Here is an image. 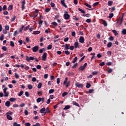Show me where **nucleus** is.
<instances>
[{
  "label": "nucleus",
  "mask_w": 126,
  "mask_h": 126,
  "mask_svg": "<svg viewBox=\"0 0 126 126\" xmlns=\"http://www.w3.org/2000/svg\"><path fill=\"white\" fill-rule=\"evenodd\" d=\"M60 82H61V79H60V78H58L57 79V84H60Z\"/></svg>",
  "instance_id": "50"
},
{
  "label": "nucleus",
  "mask_w": 126,
  "mask_h": 126,
  "mask_svg": "<svg viewBox=\"0 0 126 126\" xmlns=\"http://www.w3.org/2000/svg\"><path fill=\"white\" fill-rule=\"evenodd\" d=\"M55 92L54 89H51L49 91V94H52V93H54Z\"/></svg>",
  "instance_id": "35"
},
{
  "label": "nucleus",
  "mask_w": 126,
  "mask_h": 126,
  "mask_svg": "<svg viewBox=\"0 0 126 126\" xmlns=\"http://www.w3.org/2000/svg\"><path fill=\"white\" fill-rule=\"evenodd\" d=\"M68 78L67 77H66L64 80V82L63 83V85H65L66 84V83L67 82V80Z\"/></svg>",
  "instance_id": "22"
},
{
  "label": "nucleus",
  "mask_w": 126,
  "mask_h": 126,
  "mask_svg": "<svg viewBox=\"0 0 126 126\" xmlns=\"http://www.w3.org/2000/svg\"><path fill=\"white\" fill-rule=\"evenodd\" d=\"M69 85H70V81H69L66 82L65 87H68V86H69Z\"/></svg>",
  "instance_id": "41"
},
{
  "label": "nucleus",
  "mask_w": 126,
  "mask_h": 126,
  "mask_svg": "<svg viewBox=\"0 0 126 126\" xmlns=\"http://www.w3.org/2000/svg\"><path fill=\"white\" fill-rule=\"evenodd\" d=\"M12 8H13V6L12 5H10L8 8V11H9L11 10V9H12Z\"/></svg>",
  "instance_id": "27"
},
{
  "label": "nucleus",
  "mask_w": 126,
  "mask_h": 126,
  "mask_svg": "<svg viewBox=\"0 0 126 126\" xmlns=\"http://www.w3.org/2000/svg\"><path fill=\"white\" fill-rule=\"evenodd\" d=\"M3 38H4V35L2 34L0 36V41H2L3 40Z\"/></svg>",
  "instance_id": "49"
},
{
  "label": "nucleus",
  "mask_w": 126,
  "mask_h": 126,
  "mask_svg": "<svg viewBox=\"0 0 126 126\" xmlns=\"http://www.w3.org/2000/svg\"><path fill=\"white\" fill-rule=\"evenodd\" d=\"M50 10H51V9L50 8H47L45 9V12L48 13V12H49Z\"/></svg>",
  "instance_id": "60"
},
{
  "label": "nucleus",
  "mask_w": 126,
  "mask_h": 126,
  "mask_svg": "<svg viewBox=\"0 0 126 126\" xmlns=\"http://www.w3.org/2000/svg\"><path fill=\"white\" fill-rule=\"evenodd\" d=\"M45 112H46V108L45 107H43L40 110V113L41 114H45Z\"/></svg>",
  "instance_id": "12"
},
{
  "label": "nucleus",
  "mask_w": 126,
  "mask_h": 126,
  "mask_svg": "<svg viewBox=\"0 0 126 126\" xmlns=\"http://www.w3.org/2000/svg\"><path fill=\"white\" fill-rule=\"evenodd\" d=\"M99 4V2H96L93 4L94 6H97Z\"/></svg>",
  "instance_id": "61"
},
{
  "label": "nucleus",
  "mask_w": 126,
  "mask_h": 126,
  "mask_svg": "<svg viewBox=\"0 0 126 126\" xmlns=\"http://www.w3.org/2000/svg\"><path fill=\"white\" fill-rule=\"evenodd\" d=\"M40 31H35L33 32L32 34H34V35H38V34H40Z\"/></svg>",
  "instance_id": "21"
},
{
  "label": "nucleus",
  "mask_w": 126,
  "mask_h": 126,
  "mask_svg": "<svg viewBox=\"0 0 126 126\" xmlns=\"http://www.w3.org/2000/svg\"><path fill=\"white\" fill-rule=\"evenodd\" d=\"M52 25H54V26H58V23L56 22H53L51 23Z\"/></svg>",
  "instance_id": "53"
},
{
  "label": "nucleus",
  "mask_w": 126,
  "mask_h": 126,
  "mask_svg": "<svg viewBox=\"0 0 126 126\" xmlns=\"http://www.w3.org/2000/svg\"><path fill=\"white\" fill-rule=\"evenodd\" d=\"M5 106L6 107H10V102L9 101H7L5 103Z\"/></svg>",
  "instance_id": "13"
},
{
  "label": "nucleus",
  "mask_w": 126,
  "mask_h": 126,
  "mask_svg": "<svg viewBox=\"0 0 126 126\" xmlns=\"http://www.w3.org/2000/svg\"><path fill=\"white\" fill-rule=\"evenodd\" d=\"M112 4H113V1H112V0L108 1V5L109 6H111V5H112Z\"/></svg>",
  "instance_id": "26"
},
{
  "label": "nucleus",
  "mask_w": 126,
  "mask_h": 126,
  "mask_svg": "<svg viewBox=\"0 0 126 126\" xmlns=\"http://www.w3.org/2000/svg\"><path fill=\"white\" fill-rule=\"evenodd\" d=\"M68 76H71V75H74V73H73L72 72H69L68 73Z\"/></svg>",
  "instance_id": "44"
},
{
  "label": "nucleus",
  "mask_w": 126,
  "mask_h": 126,
  "mask_svg": "<svg viewBox=\"0 0 126 126\" xmlns=\"http://www.w3.org/2000/svg\"><path fill=\"white\" fill-rule=\"evenodd\" d=\"M52 44H49L47 47V50H51L52 49Z\"/></svg>",
  "instance_id": "52"
},
{
  "label": "nucleus",
  "mask_w": 126,
  "mask_h": 126,
  "mask_svg": "<svg viewBox=\"0 0 126 126\" xmlns=\"http://www.w3.org/2000/svg\"><path fill=\"white\" fill-rule=\"evenodd\" d=\"M16 98H14V97H11L9 99V101L10 102H14V101H16Z\"/></svg>",
  "instance_id": "24"
},
{
  "label": "nucleus",
  "mask_w": 126,
  "mask_h": 126,
  "mask_svg": "<svg viewBox=\"0 0 126 126\" xmlns=\"http://www.w3.org/2000/svg\"><path fill=\"white\" fill-rule=\"evenodd\" d=\"M13 112H11V111H9L6 113V115H9V116H10V115H13Z\"/></svg>",
  "instance_id": "58"
},
{
  "label": "nucleus",
  "mask_w": 126,
  "mask_h": 126,
  "mask_svg": "<svg viewBox=\"0 0 126 126\" xmlns=\"http://www.w3.org/2000/svg\"><path fill=\"white\" fill-rule=\"evenodd\" d=\"M39 50V46H35L32 48V52L33 53H36Z\"/></svg>",
  "instance_id": "8"
},
{
  "label": "nucleus",
  "mask_w": 126,
  "mask_h": 126,
  "mask_svg": "<svg viewBox=\"0 0 126 126\" xmlns=\"http://www.w3.org/2000/svg\"><path fill=\"white\" fill-rule=\"evenodd\" d=\"M113 46V43L112 42H109L107 44V48H111Z\"/></svg>",
  "instance_id": "25"
},
{
  "label": "nucleus",
  "mask_w": 126,
  "mask_h": 126,
  "mask_svg": "<svg viewBox=\"0 0 126 126\" xmlns=\"http://www.w3.org/2000/svg\"><path fill=\"white\" fill-rule=\"evenodd\" d=\"M122 34H123V35H126V29H123L122 30Z\"/></svg>",
  "instance_id": "37"
},
{
  "label": "nucleus",
  "mask_w": 126,
  "mask_h": 126,
  "mask_svg": "<svg viewBox=\"0 0 126 126\" xmlns=\"http://www.w3.org/2000/svg\"><path fill=\"white\" fill-rule=\"evenodd\" d=\"M7 8V6H6V5H4L2 8V10H6Z\"/></svg>",
  "instance_id": "51"
},
{
  "label": "nucleus",
  "mask_w": 126,
  "mask_h": 126,
  "mask_svg": "<svg viewBox=\"0 0 126 126\" xmlns=\"http://www.w3.org/2000/svg\"><path fill=\"white\" fill-rule=\"evenodd\" d=\"M94 92V89H90L89 91V93H90V94H91V93H93Z\"/></svg>",
  "instance_id": "59"
},
{
  "label": "nucleus",
  "mask_w": 126,
  "mask_h": 126,
  "mask_svg": "<svg viewBox=\"0 0 126 126\" xmlns=\"http://www.w3.org/2000/svg\"><path fill=\"white\" fill-rule=\"evenodd\" d=\"M6 117L7 120H9V121H12V117L10 115H7Z\"/></svg>",
  "instance_id": "17"
},
{
  "label": "nucleus",
  "mask_w": 126,
  "mask_h": 126,
  "mask_svg": "<svg viewBox=\"0 0 126 126\" xmlns=\"http://www.w3.org/2000/svg\"><path fill=\"white\" fill-rule=\"evenodd\" d=\"M85 68L83 67V66H81L79 68V70H82V71H83V70L85 69Z\"/></svg>",
  "instance_id": "45"
},
{
  "label": "nucleus",
  "mask_w": 126,
  "mask_h": 126,
  "mask_svg": "<svg viewBox=\"0 0 126 126\" xmlns=\"http://www.w3.org/2000/svg\"><path fill=\"white\" fill-rule=\"evenodd\" d=\"M65 0H61V3L64 6V7H65V8H67V5L65 4V3L64 2Z\"/></svg>",
  "instance_id": "11"
},
{
  "label": "nucleus",
  "mask_w": 126,
  "mask_h": 126,
  "mask_svg": "<svg viewBox=\"0 0 126 126\" xmlns=\"http://www.w3.org/2000/svg\"><path fill=\"white\" fill-rule=\"evenodd\" d=\"M73 105L76 106L77 107H79V104L77 103L76 101H73Z\"/></svg>",
  "instance_id": "34"
},
{
  "label": "nucleus",
  "mask_w": 126,
  "mask_h": 126,
  "mask_svg": "<svg viewBox=\"0 0 126 126\" xmlns=\"http://www.w3.org/2000/svg\"><path fill=\"white\" fill-rule=\"evenodd\" d=\"M76 35V34L75 33V32H71V35L73 36V37H75V35Z\"/></svg>",
  "instance_id": "57"
},
{
  "label": "nucleus",
  "mask_w": 126,
  "mask_h": 126,
  "mask_svg": "<svg viewBox=\"0 0 126 126\" xmlns=\"http://www.w3.org/2000/svg\"><path fill=\"white\" fill-rule=\"evenodd\" d=\"M41 87H42V83H39L37 85V88L38 89H40V88H41Z\"/></svg>",
  "instance_id": "38"
},
{
  "label": "nucleus",
  "mask_w": 126,
  "mask_h": 126,
  "mask_svg": "<svg viewBox=\"0 0 126 126\" xmlns=\"http://www.w3.org/2000/svg\"><path fill=\"white\" fill-rule=\"evenodd\" d=\"M38 12H39V10H38L37 9H35L33 15L32 16V17H33V19H35V18H36V17L38 16Z\"/></svg>",
  "instance_id": "4"
},
{
  "label": "nucleus",
  "mask_w": 126,
  "mask_h": 126,
  "mask_svg": "<svg viewBox=\"0 0 126 126\" xmlns=\"http://www.w3.org/2000/svg\"><path fill=\"white\" fill-rule=\"evenodd\" d=\"M83 16H84V17H90V16H91V15H90V14H83Z\"/></svg>",
  "instance_id": "31"
},
{
  "label": "nucleus",
  "mask_w": 126,
  "mask_h": 126,
  "mask_svg": "<svg viewBox=\"0 0 126 126\" xmlns=\"http://www.w3.org/2000/svg\"><path fill=\"white\" fill-rule=\"evenodd\" d=\"M64 18L65 19V20H68V19H69L70 18V15L68 14V13L67 12H65V13L64 14Z\"/></svg>",
  "instance_id": "3"
},
{
  "label": "nucleus",
  "mask_w": 126,
  "mask_h": 126,
  "mask_svg": "<svg viewBox=\"0 0 126 126\" xmlns=\"http://www.w3.org/2000/svg\"><path fill=\"white\" fill-rule=\"evenodd\" d=\"M79 42L81 43V44H83V43H84V37L80 36L79 39Z\"/></svg>",
  "instance_id": "9"
},
{
  "label": "nucleus",
  "mask_w": 126,
  "mask_h": 126,
  "mask_svg": "<svg viewBox=\"0 0 126 126\" xmlns=\"http://www.w3.org/2000/svg\"><path fill=\"white\" fill-rule=\"evenodd\" d=\"M123 18H124V17L122 16V18L120 17L117 20V23L119 24V25H122L123 24V21H124Z\"/></svg>",
  "instance_id": "2"
},
{
  "label": "nucleus",
  "mask_w": 126,
  "mask_h": 126,
  "mask_svg": "<svg viewBox=\"0 0 126 126\" xmlns=\"http://www.w3.org/2000/svg\"><path fill=\"white\" fill-rule=\"evenodd\" d=\"M28 89H30V90L32 89V88H33V86H32V85H31V84H29V85H28Z\"/></svg>",
  "instance_id": "33"
},
{
  "label": "nucleus",
  "mask_w": 126,
  "mask_h": 126,
  "mask_svg": "<svg viewBox=\"0 0 126 126\" xmlns=\"http://www.w3.org/2000/svg\"><path fill=\"white\" fill-rule=\"evenodd\" d=\"M84 4H85V5L86 6H87V7H88L89 8H91V5L90 4H88V3H86V2H85V3H84Z\"/></svg>",
  "instance_id": "23"
},
{
  "label": "nucleus",
  "mask_w": 126,
  "mask_h": 126,
  "mask_svg": "<svg viewBox=\"0 0 126 126\" xmlns=\"http://www.w3.org/2000/svg\"><path fill=\"white\" fill-rule=\"evenodd\" d=\"M67 94H68V93H67L66 92H64L62 94V96L65 97V96H66V95H67Z\"/></svg>",
  "instance_id": "28"
},
{
  "label": "nucleus",
  "mask_w": 126,
  "mask_h": 126,
  "mask_svg": "<svg viewBox=\"0 0 126 126\" xmlns=\"http://www.w3.org/2000/svg\"><path fill=\"white\" fill-rule=\"evenodd\" d=\"M70 108V106L69 105H66L65 107L63 108V110H68V109Z\"/></svg>",
  "instance_id": "29"
},
{
  "label": "nucleus",
  "mask_w": 126,
  "mask_h": 126,
  "mask_svg": "<svg viewBox=\"0 0 126 126\" xmlns=\"http://www.w3.org/2000/svg\"><path fill=\"white\" fill-rule=\"evenodd\" d=\"M86 22H87V23H90L91 22V19H87L86 20Z\"/></svg>",
  "instance_id": "56"
},
{
  "label": "nucleus",
  "mask_w": 126,
  "mask_h": 126,
  "mask_svg": "<svg viewBox=\"0 0 126 126\" xmlns=\"http://www.w3.org/2000/svg\"><path fill=\"white\" fill-rule=\"evenodd\" d=\"M5 29L6 31L9 30V26L6 25L5 26Z\"/></svg>",
  "instance_id": "55"
},
{
  "label": "nucleus",
  "mask_w": 126,
  "mask_h": 126,
  "mask_svg": "<svg viewBox=\"0 0 126 126\" xmlns=\"http://www.w3.org/2000/svg\"><path fill=\"white\" fill-rule=\"evenodd\" d=\"M45 51H46V49H45V48L41 49L39 50V53H40V54H42Z\"/></svg>",
  "instance_id": "30"
},
{
  "label": "nucleus",
  "mask_w": 126,
  "mask_h": 126,
  "mask_svg": "<svg viewBox=\"0 0 126 126\" xmlns=\"http://www.w3.org/2000/svg\"><path fill=\"white\" fill-rule=\"evenodd\" d=\"M25 126H31V124L29 123H26L25 124Z\"/></svg>",
  "instance_id": "64"
},
{
  "label": "nucleus",
  "mask_w": 126,
  "mask_h": 126,
  "mask_svg": "<svg viewBox=\"0 0 126 126\" xmlns=\"http://www.w3.org/2000/svg\"><path fill=\"white\" fill-rule=\"evenodd\" d=\"M25 4H26V2L25 0H23L22 2V10H24L25 9Z\"/></svg>",
  "instance_id": "6"
},
{
  "label": "nucleus",
  "mask_w": 126,
  "mask_h": 126,
  "mask_svg": "<svg viewBox=\"0 0 126 126\" xmlns=\"http://www.w3.org/2000/svg\"><path fill=\"white\" fill-rule=\"evenodd\" d=\"M78 10H79V11H80L81 13H83L84 14H85V11H84V10H82L81 8H79L78 9Z\"/></svg>",
  "instance_id": "18"
},
{
  "label": "nucleus",
  "mask_w": 126,
  "mask_h": 126,
  "mask_svg": "<svg viewBox=\"0 0 126 126\" xmlns=\"http://www.w3.org/2000/svg\"><path fill=\"white\" fill-rule=\"evenodd\" d=\"M98 73H99V72H98V71H96L92 72L93 75H97V74H98Z\"/></svg>",
  "instance_id": "42"
},
{
  "label": "nucleus",
  "mask_w": 126,
  "mask_h": 126,
  "mask_svg": "<svg viewBox=\"0 0 126 126\" xmlns=\"http://www.w3.org/2000/svg\"><path fill=\"white\" fill-rule=\"evenodd\" d=\"M42 94H43V92L42 91L37 92V94L38 95V96H42Z\"/></svg>",
  "instance_id": "39"
},
{
  "label": "nucleus",
  "mask_w": 126,
  "mask_h": 126,
  "mask_svg": "<svg viewBox=\"0 0 126 126\" xmlns=\"http://www.w3.org/2000/svg\"><path fill=\"white\" fill-rule=\"evenodd\" d=\"M25 95L26 96V97H29L30 94L28 92H25Z\"/></svg>",
  "instance_id": "47"
},
{
  "label": "nucleus",
  "mask_w": 126,
  "mask_h": 126,
  "mask_svg": "<svg viewBox=\"0 0 126 126\" xmlns=\"http://www.w3.org/2000/svg\"><path fill=\"white\" fill-rule=\"evenodd\" d=\"M77 65H78V63H75V64L72 66V68H76V66H77Z\"/></svg>",
  "instance_id": "48"
},
{
  "label": "nucleus",
  "mask_w": 126,
  "mask_h": 126,
  "mask_svg": "<svg viewBox=\"0 0 126 126\" xmlns=\"http://www.w3.org/2000/svg\"><path fill=\"white\" fill-rule=\"evenodd\" d=\"M36 102L37 103H40V102H41V97H38L37 99H36Z\"/></svg>",
  "instance_id": "63"
},
{
  "label": "nucleus",
  "mask_w": 126,
  "mask_h": 126,
  "mask_svg": "<svg viewBox=\"0 0 126 126\" xmlns=\"http://www.w3.org/2000/svg\"><path fill=\"white\" fill-rule=\"evenodd\" d=\"M74 47L75 48V49H77V48L78 47V46L79 45V43L77 42H76L74 43Z\"/></svg>",
  "instance_id": "16"
},
{
  "label": "nucleus",
  "mask_w": 126,
  "mask_h": 126,
  "mask_svg": "<svg viewBox=\"0 0 126 126\" xmlns=\"http://www.w3.org/2000/svg\"><path fill=\"white\" fill-rule=\"evenodd\" d=\"M77 62V57H75L74 58L73 61L72 62V63H75Z\"/></svg>",
  "instance_id": "20"
},
{
  "label": "nucleus",
  "mask_w": 126,
  "mask_h": 126,
  "mask_svg": "<svg viewBox=\"0 0 126 126\" xmlns=\"http://www.w3.org/2000/svg\"><path fill=\"white\" fill-rule=\"evenodd\" d=\"M13 126H20V124H17V123L15 122L13 123Z\"/></svg>",
  "instance_id": "62"
},
{
  "label": "nucleus",
  "mask_w": 126,
  "mask_h": 126,
  "mask_svg": "<svg viewBox=\"0 0 126 126\" xmlns=\"http://www.w3.org/2000/svg\"><path fill=\"white\" fill-rule=\"evenodd\" d=\"M24 27H25L24 26H22L21 28H20V29H19V31L20 32H22V30H23V29H24Z\"/></svg>",
  "instance_id": "54"
},
{
  "label": "nucleus",
  "mask_w": 126,
  "mask_h": 126,
  "mask_svg": "<svg viewBox=\"0 0 126 126\" xmlns=\"http://www.w3.org/2000/svg\"><path fill=\"white\" fill-rule=\"evenodd\" d=\"M86 88L88 89L91 87V85L89 83H87V85L86 86Z\"/></svg>",
  "instance_id": "32"
},
{
  "label": "nucleus",
  "mask_w": 126,
  "mask_h": 126,
  "mask_svg": "<svg viewBox=\"0 0 126 126\" xmlns=\"http://www.w3.org/2000/svg\"><path fill=\"white\" fill-rule=\"evenodd\" d=\"M2 50L4 51V52H6V51H7V48L5 46H3L2 47Z\"/></svg>",
  "instance_id": "40"
},
{
  "label": "nucleus",
  "mask_w": 126,
  "mask_h": 126,
  "mask_svg": "<svg viewBox=\"0 0 126 126\" xmlns=\"http://www.w3.org/2000/svg\"><path fill=\"white\" fill-rule=\"evenodd\" d=\"M102 24H103L104 26L107 27L108 26V24L107 23V22L105 20H103L102 21Z\"/></svg>",
  "instance_id": "14"
},
{
  "label": "nucleus",
  "mask_w": 126,
  "mask_h": 126,
  "mask_svg": "<svg viewBox=\"0 0 126 126\" xmlns=\"http://www.w3.org/2000/svg\"><path fill=\"white\" fill-rule=\"evenodd\" d=\"M75 86L78 88H82V87H83V84H80L79 83L77 82L75 83Z\"/></svg>",
  "instance_id": "7"
},
{
  "label": "nucleus",
  "mask_w": 126,
  "mask_h": 126,
  "mask_svg": "<svg viewBox=\"0 0 126 126\" xmlns=\"http://www.w3.org/2000/svg\"><path fill=\"white\" fill-rule=\"evenodd\" d=\"M10 45L11 47H14V42H13L12 41H11L10 42Z\"/></svg>",
  "instance_id": "46"
},
{
  "label": "nucleus",
  "mask_w": 126,
  "mask_h": 126,
  "mask_svg": "<svg viewBox=\"0 0 126 126\" xmlns=\"http://www.w3.org/2000/svg\"><path fill=\"white\" fill-rule=\"evenodd\" d=\"M26 60L27 62H30V61H34V57H28V56H27Z\"/></svg>",
  "instance_id": "5"
},
{
  "label": "nucleus",
  "mask_w": 126,
  "mask_h": 126,
  "mask_svg": "<svg viewBox=\"0 0 126 126\" xmlns=\"http://www.w3.org/2000/svg\"><path fill=\"white\" fill-rule=\"evenodd\" d=\"M113 17H114V13H112L109 14V18H113Z\"/></svg>",
  "instance_id": "43"
},
{
  "label": "nucleus",
  "mask_w": 126,
  "mask_h": 126,
  "mask_svg": "<svg viewBox=\"0 0 126 126\" xmlns=\"http://www.w3.org/2000/svg\"><path fill=\"white\" fill-rule=\"evenodd\" d=\"M24 93V92H23V91H21V92H20V93L18 94V96L19 97H21V96H22V95H23Z\"/></svg>",
  "instance_id": "36"
},
{
  "label": "nucleus",
  "mask_w": 126,
  "mask_h": 126,
  "mask_svg": "<svg viewBox=\"0 0 126 126\" xmlns=\"http://www.w3.org/2000/svg\"><path fill=\"white\" fill-rule=\"evenodd\" d=\"M69 47V44H67L66 43L65 44V50H69V49L71 51H72V50H74V46H71L70 47V48Z\"/></svg>",
  "instance_id": "1"
},
{
  "label": "nucleus",
  "mask_w": 126,
  "mask_h": 126,
  "mask_svg": "<svg viewBox=\"0 0 126 126\" xmlns=\"http://www.w3.org/2000/svg\"><path fill=\"white\" fill-rule=\"evenodd\" d=\"M49 113H51V111H50V110L49 109V107H47L45 112V114H44V116H45L46 114Z\"/></svg>",
  "instance_id": "15"
},
{
  "label": "nucleus",
  "mask_w": 126,
  "mask_h": 126,
  "mask_svg": "<svg viewBox=\"0 0 126 126\" xmlns=\"http://www.w3.org/2000/svg\"><path fill=\"white\" fill-rule=\"evenodd\" d=\"M112 32L113 33H114L115 36H118V35H119V33H118V32H117V31H116L115 30H112Z\"/></svg>",
  "instance_id": "19"
},
{
  "label": "nucleus",
  "mask_w": 126,
  "mask_h": 126,
  "mask_svg": "<svg viewBox=\"0 0 126 126\" xmlns=\"http://www.w3.org/2000/svg\"><path fill=\"white\" fill-rule=\"evenodd\" d=\"M47 54L46 52L43 54V55L42 56L43 61H46V60H47Z\"/></svg>",
  "instance_id": "10"
}]
</instances>
